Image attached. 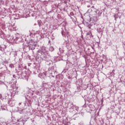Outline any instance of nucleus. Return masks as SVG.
<instances>
[{
    "instance_id": "1",
    "label": "nucleus",
    "mask_w": 125,
    "mask_h": 125,
    "mask_svg": "<svg viewBox=\"0 0 125 125\" xmlns=\"http://www.w3.org/2000/svg\"><path fill=\"white\" fill-rule=\"evenodd\" d=\"M29 48L30 49H31V50H34L35 49V47L34 46V45L30 44L29 45Z\"/></svg>"
},
{
    "instance_id": "2",
    "label": "nucleus",
    "mask_w": 125,
    "mask_h": 125,
    "mask_svg": "<svg viewBox=\"0 0 125 125\" xmlns=\"http://www.w3.org/2000/svg\"><path fill=\"white\" fill-rule=\"evenodd\" d=\"M91 35V32H89L87 33V36H89Z\"/></svg>"
},
{
    "instance_id": "3",
    "label": "nucleus",
    "mask_w": 125,
    "mask_h": 125,
    "mask_svg": "<svg viewBox=\"0 0 125 125\" xmlns=\"http://www.w3.org/2000/svg\"><path fill=\"white\" fill-rule=\"evenodd\" d=\"M1 98H2V96L0 94V99H1Z\"/></svg>"
}]
</instances>
